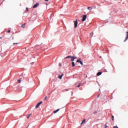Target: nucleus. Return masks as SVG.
<instances>
[{"label": "nucleus", "instance_id": "nucleus-1", "mask_svg": "<svg viewBox=\"0 0 128 128\" xmlns=\"http://www.w3.org/2000/svg\"><path fill=\"white\" fill-rule=\"evenodd\" d=\"M70 58L71 59V62H74V60H76V58L74 57V56H68L64 58Z\"/></svg>", "mask_w": 128, "mask_h": 128}, {"label": "nucleus", "instance_id": "nucleus-2", "mask_svg": "<svg viewBox=\"0 0 128 128\" xmlns=\"http://www.w3.org/2000/svg\"><path fill=\"white\" fill-rule=\"evenodd\" d=\"M42 104V102L40 101V102H39L36 106V108H38V106H40V104Z\"/></svg>", "mask_w": 128, "mask_h": 128}, {"label": "nucleus", "instance_id": "nucleus-3", "mask_svg": "<svg viewBox=\"0 0 128 128\" xmlns=\"http://www.w3.org/2000/svg\"><path fill=\"white\" fill-rule=\"evenodd\" d=\"M87 16L86 15H84L82 19V22L86 21V20Z\"/></svg>", "mask_w": 128, "mask_h": 128}, {"label": "nucleus", "instance_id": "nucleus-4", "mask_svg": "<svg viewBox=\"0 0 128 128\" xmlns=\"http://www.w3.org/2000/svg\"><path fill=\"white\" fill-rule=\"evenodd\" d=\"M40 5L39 3H36L35 4H34V6H33V8H38V6Z\"/></svg>", "mask_w": 128, "mask_h": 128}, {"label": "nucleus", "instance_id": "nucleus-5", "mask_svg": "<svg viewBox=\"0 0 128 128\" xmlns=\"http://www.w3.org/2000/svg\"><path fill=\"white\" fill-rule=\"evenodd\" d=\"M74 28H76V26H78V20H76V21H74Z\"/></svg>", "mask_w": 128, "mask_h": 128}, {"label": "nucleus", "instance_id": "nucleus-6", "mask_svg": "<svg viewBox=\"0 0 128 128\" xmlns=\"http://www.w3.org/2000/svg\"><path fill=\"white\" fill-rule=\"evenodd\" d=\"M126 40L124 41V42H126V41L128 40V32H126Z\"/></svg>", "mask_w": 128, "mask_h": 128}, {"label": "nucleus", "instance_id": "nucleus-7", "mask_svg": "<svg viewBox=\"0 0 128 128\" xmlns=\"http://www.w3.org/2000/svg\"><path fill=\"white\" fill-rule=\"evenodd\" d=\"M21 28H26V23H24V24H22L21 26Z\"/></svg>", "mask_w": 128, "mask_h": 128}, {"label": "nucleus", "instance_id": "nucleus-8", "mask_svg": "<svg viewBox=\"0 0 128 128\" xmlns=\"http://www.w3.org/2000/svg\"><path fill=\"white\" fill-rule=\"evenodd\" d=\"M60 110V109H58L54 111V114H56V112H58Z\"/></svg>", "mask_w": 128, "mask_h": 128}, {"label": "nucleus", "instance_id": "nucleus-9", "mask_svg": "<svg viewBox=\"0 0 128 128\" xmlns=\"http://www.w3.org/2000/svg\"><path fill=\"white\" fill-rule=\"evenodd\" d=\"M64 76V74H62L60 76H58V78L60 79V80H62V76Z\"/></svg>", "mask_w": 128, "mask_h": 128}, {"label": "nucleus", "instance_id": "nucleus-10", "mask_svg": "<svg viewBox=\"0 0 128 128\" xmlns=\"http://www.w3.org/2000/svg\"><path fill=\"white\" fill-rule=\"evenodd\" d=\"M100 74H102V72H98L97 73V76H100Z\"/></svg>", "mask_w": 128, "mask_h": 128}, {"label": "nucleus", "instance_id": "nucleus-11", "mask_svg": "<svg viewBox=\"0 0 128 128\" xmlns=\"http://www.w3.org/2000/svg\"><path fill=\"white\" fill-rule=\"evenodd\" d=\"M72 66H76V64H74V62H72Z\"/></svg>", "mask_w": 128, "mask_h": 128}, {"label": "nucleus", "instance_id": "nucleus-12", "mask_svg": "<svg viewBox=\"0 0 128 128\" xmlns=\"http://www.w3.org/2000/svg\"><path fill=\"white\" fill-rule=\"evenodd\" d=\"M88 10H92V7H88Z\"/></svg>", "mask_w": 128, "mask_h": 128}, {"label": "nucleus", "instance_id": "nucleus-13", "mask_svg": "<svg viewBox=\"0 0 128 128\" xmlns=\"http://www.w3.org/2000/svg\"><path fill=\"white\" fill-rule=\"evenodd\" d=\"M80 58L79 60H76V62H80Z\"/></svg>", "mask_w": 128, "mask_h": 128}, {"label": "nucleus", "instance_id": "nucleus-14", "mask_svg": "<svg viewBox=\"0 0 128 128\" xmlns=\"http://www.w3.org/2000/svg\"><path fill=\"white\" fill-rule=\"evenodd\" d=\"M112 120H114V116H112Z\"/></svg>", "mask_w": 128, "mask_h": 128}, {"label": "nucleus", "instance_id": "nucleus-15", "mask_svg": "<svg viewBox=\"0 0 128 128\" xmlns=\"http://www.w3.org/2000/svg\"><path fill=\"white\" fill-rule=\"evenodd\" d=\"M21 80H22L20 79H19V80H18V84L20 83Z\"/></svg>", "mask_w": 128, "mask_h": 128}, {"label": "nucleus", "instance_id": "nucleus-16", "mask_svg": "<svg viewBox=\"0 0 128 128\" xmlns=\"http://www.w3.org/2000/svg\"><path fill=\"white\" fill-rule=\"evenodd\" d=\"M80 86H82V84L80 83L77 86H78V88H80Z\"/></svg>", "mask_w": 128, "mask_h": 128}, {"label": "nucleus", "instance_id": "nucleus-17", "mask_svg": "<svg viewBox=\"0 0 128 128\" xmlns=\"http://www.w3.org/2000/svg\"><path fill=\"white\" fill-rule=\"evenodd\" d=\"M30 116H32V114H30L28 116H27V118H30Z\"/></svg>", "mask_w": 128, "mask_h": 128}, {"label": "nucleus", "instance_id": "nucleus-18", "mask_svg": "<svg viewBox=\"0 0 128 128\" xmlns=\"http://www.w3.org/2000/svg\"><path fill=\"white\" fill-rule=\"evenodd\" d=\"M82 122H83V124H84L86 122V119L84 120Z\"/></svg>", "mask_w": 128, "mask_h": 128}, {"label": "nucleus", "instance_id": "nucleus-19", "mask_svg": "<svg viewBox=\"0 0 128 128\" xmlns=\"http://www.w3.org/2000/svg\"><path fill=\"white\" fill-rule=\"evenodd\" d=\"M108 126H106V124H104V128H107Z\"/></svg>", "mask_w": 128, "mask_h": 128}, {"label": "nucleus", "instance_id": "nucleus-20", "mask_svg": "<svg viewBox=\"0 0 128 128\" xmlns=\"http://www.w3.org/2000/svg\"><path fill=\"white\" fill-rule=\"evenodd\" d=\"M44 100H48V96H46L44 98Z\"/></svg>", "mask_w": 128, "mask_h": 128}, {"label": "nucleus", "instance_id": "nucleus-21", "mask_svg": "<svg viewBox=\"0 0 128 128\" xmlns=\"http://www.w3.org/2000/svg\"><path fill=\"white\" fill-rule=\"evenodd\" d=\"M113 128H118V126H114Z\"/></svg>", "mask_w": 128, "mask_h": 128}, {"label": "nucleus", "instance_id": "nucleus-22", "mask_svg": "<svg viewBox=\"0 0 128 128\" xmlns=\"http://www.w3.org/2000/svg\"><path fill=\"white\" fill-rule=\"evenodd\" d=\"M80 64H84L82 63V61L80 62Z\"/></svg>", "mask_w": 128, "mask_h": 128}, {"label": "nucleus", "instance_id": "nucleus-23", "mask_svg": "<svg viewBox=\"0 0 128 128\" xmlns=\"http://www.w3.org/2000/svg\"><path fill=\"white\" fill-rule=\"evenodd\" d=\"M59 66H62V64H60V63H59Z\"/></svg>", "mask_w": 128, "mask_h": 128}, {"label": "nucleus", "instance_id": "nucleus-24", "mask_svg": "<svg viewBox=\"0 0 128 128\" xmlns=\"http://www.w3.org/2000/svg\"><path fill=\"white\" fill-rule=\"evenodd\" d=\"M64 90H66V92H68V89H66Z\"/></svg>", "mask_w": 128, "mask_h": 128}, {"label": "nucleus", "instance_id": "nucleus-25", "mask_svg": "<svg viewBox=\"0 0 128 128\" xmlns=\"http://www.w3.org/2000/svg\"><path fill=\"white\" fill-rule=\"evenodd\" d=\"M8 33L10 32V30H8Z\"/></svg>", "mask_w": 128, "mask_h": 128}, {"label": "nucleus", "instance_id": "nucleus-26", "mask_svg": "<svg viewBox=\"0 0 128 128\" xmlns=\"http://www.w3.org/2000/svg\"><path fill=\"white\" fill-rule=\"evenodd\" d=\"M26 9L27 12H28V8H26Z\"/></svg>", "mask_w": 128, "mask_h": 128}, {"label": "nucleus", "instance_id": "nucleus-27", "mask_svg": "<svg viewBox=\"0 0 128 128\" xmlns=\"http://www.w3.org/2000/svg\"><path fill=\"white\" fill-rule=\"evenodd\" d=\"M13 44H18V43H14Z\"/></svg>", "mask_w": 128, "mask_h": 128}, {"label": "nucleus", "instance_id": "nucleus-28", "mask_svg": "<svg viewBox=\"0 0 128 128\" xmlns=\"http://www.w3.org/2000/svg\"><path fill=\"white\" fill-rule=\"evenodd\" d=\"M44 2H48V0H45Z\"/></svg>", "mask_w": 128, "mask_h": 128}, {"label": "nucleus", "instance_id": "nucleus-29", "mask_svg": "<svg viewBox=\"0 0 128 128\" xmlns=\"http://www.w3.org/2000/svg\"><path fill=\"white\" fill-rule=\"evenodd\" d=\"M100 96V94H98V96Z\"/></svg>", "mask_w": 128, "mask_h": 128}, {"label": "nucleus", "instance_id": "nucleus-30", "mask_svg": "<svg viewBox=\"0 0 128 128\" xmlns=\"http://www.w3.org/2000/svg\"><path fill=\"white\" fill-rule=\"evenodd\" d=\"M82 124H84L82 122L81 123L80 125L82 126Z\"/></svg>", "mask_w": 128, "mask_h": 128}, {"label": "nucleus", "instance_id": "nucleus-31", "mask_svg": "<svg viewBox=\"0 0 128 128\" xmlns=\"http://www.w3.org/2000/svg\"><path fill=\"white\" fill-rule=\"evenodd\" d=\"M0 38H1L0 37Z\"/></svg>", "mask_w": 128, "mask_h": 128}]
</instances>
